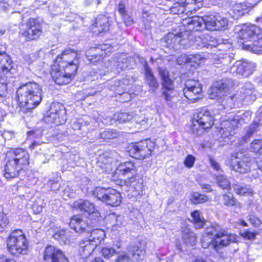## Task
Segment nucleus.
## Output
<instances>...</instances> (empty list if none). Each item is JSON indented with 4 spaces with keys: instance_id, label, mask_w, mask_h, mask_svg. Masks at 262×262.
<instances>
[{
    "instance_id": "nucleus-46",
    "label": "nucleus",
    "mask_w": 262,
    "mask_h": 262,
    "mask_svg": "<svg viewBox=\"0 0 262 262\" xmlns=\"http://www.w3.org/2000/svg\"><path fill=\"white\" fill-rule=\"evenodd\" d=\"M60 177L58 173H55L53 178L50 179L47 183V185L50 187L53 191H56L59 188V185L58 184Z\"/></svg>"
},
{
    "instance_id": "nucleus-7",
    "label": "nucleus",
    "mask_w": 262,
    "mask_h": 262,
    "mask_svg": "<svg viewBox=\"0 0 262 262\" xmlns=\"http://www.w3.org/2000/svg\"><path fill=\"white\" fill-rule=\"evenodd\" d=\"M251 164L252 158L242 152L232 155L229 162L230 168L240 173H245L250 171Z\"/></svg>"
},
{
    "instance_id": "nucleus-44",
    "label": "nucleus",
    "mask_w": 262,
    "mask_h": 262,
    "mask_svg": "<svg viewBox=\"0 0 262 262\" xmlns=\"http://www.w3.org/2000/svg\"><path fill=\"white\" fill-rule=\"evenodd\" d=\"M242 102H237L236 101V98L235 94L232 96L227 97L223 101V105L224 106V108L229 110L235 107V106H238Z\"/></svg>"
},
{
    "instance_id": "nucleus-11",
    "label": "nucleus",
    "mask_w": 262,
    "mask_h": 262,
    "mask_svg": "<svg viewBox=\"0 0 262 262\" xmlns=\"http://www.w3.org/2000/svg\"><path fill=\"white\" fill-rule=\"evenodd\" d=\"M255 63L246 60L236 61L230 69V73L237 76L248 77L255 70Z\"/></svg>"
},
{
    "instance_id": "nucleus-6",
    "label": "nucleus",
    "mask_w": 262,
    "mask_h": 262,
    "mask_svg": "<svg viewBox=\"0 0 262 262\" xmlns=\"http://www.w3.org/2000/svg\"><path fill=\"white\" fill-rule=\"evenodd\" d=\"M127 254L124 252H120L118 254L116 259V262H129L130 259L131 262H140L142 260L145 254L146 250L144 247L140 244H130L126 248Z\"/></svg>"
},
{
    "instance_id": "nucleus-35",
    "label": "nucleus",
    "mask_w": 262,
    "mask_h": 262,
    "mask_svg": "<svg viewBox=\"0 0 262 262\" xmlns=\"http://www.w3.org/2000/svg\"><path fill=\"white\" fill-rule=\"evenodd\" d=\"M177 95V93L174 89L163 90L162 92V96L170 107H172L175 104Z\"/></svg>"
},
{
    "instance_id": "nucleus-53",
    "label": "nucleus",
    "mask_w": 262,
    "mask_h": 262,
    "mask_svg": "<svg viewBox=\"0 0 262 262\" xmlns=\"http://www.w3.org/2000/svg\"><path fill=\"white\" fill-rule=\"evenodd\" d=\"M205 59L200 54H192L190 55L187 59V61L189 62H193L199 64L202 61Z\"/></svg>"
},
{
    "instance_id": "nucleus-5",
    "label": "nucleus",
    "mask_w": 262,
    "mask_h": 262,
    "mask_svg": "<svg viewBox=\"0 0 262 262\" xmlns=\"http://www.w3.org/2000/svg\"><path fill=\"white\" fill-rule=\"evenodd\" d=\"M192 130L193 134L199 136L204 130L210 128L214 124V119L210 112L206 108H202L194 117Z\"/></svg>"
},
{
    "instance_id": "nucleus-13",
    "label": "nucleus",
    "mask_w": 262,
    "mask_h": 262,
    "mask_svg": "<svg viewBox=\"0 0 262 262\" xmlns=\"http://www.w3.org/2000/svg\"><path fill=\"white\" fill-rule=\"evenodd\" d=\"M113 47L108 44H103L90 48L86 51V58L92 63L100 61L103 57L108 55L113 50Z\"/></svg>"
},
{
    "instance_id": "nucleus-33",
    "label": "nucleus",
    "mask_w": 262,
    "mask_h": 262,
    "mask_svg": "<svg viewBox=\"0 0 262 262\" xmlns=\"http://www.w3.org/2000/svg\"><path fill=\"white\" fill-rule=\"evenodd\" d=\"M259 113L257 116V120L258 122H255L253 124H251L249 128L247 129L246 134L242 137V142H246L248 139H249L256 131L259 124L262 123V106L259 110Z\"/></svg>"
},
{
    "instance_id": "nucleus-23",
    "label": "nucleus",
    "mask_w": 262,
    "mask_h": 262,
    "mask_svg": "<svg viewBox=\"0 0 262 262\" xmlns=\"http://www.w3.org/2000/svg\"><path fill=\"white\" fill-rule=\"evenodd\" d=\"M69 226L71 228L79 233L90 232L91 231V228L88 223L78 215H74L71 217Z\"/></svg>"
},
{
    "instance_id": "nucleus-36",
    "label": "nucleus",
    "mask_w": 262,
    "mask_h": 262,
    "mask_svg": "<svg viewBox=\"0 0 262 262\" xmlns=\"http://www.w3.org/2000/svg\"><path fill=\"white\" fill-rule=\"evenodd\" d=\"M165 39L167 45L169 48L179 49L180 41H181V36L180 33L177 35L169 33L167 35Z\"/></svg>"
},
{
    "instance_id": "nucleus-54",
    "label": "nucleus",
    "mask_w": 262,
    "mask_h": 262,
    "mask_svg": "<svg viewBox=\"0 0 262 262\" xmlns=\"http://www.w3.org/2000/svg\"><path fill=\"white\" fill-rule=\"evenodd\" d=\"M9 224V220L7 216L0 213V232H3Z\"/></svg>"
},
{
    "instance_id": "nucleus-9",
    "label": "nucleus",
    "mask_w": 262,
    "mask_h": 262,
    "mask_svg": "<svg viewBox=\"0 0 262 262\" xmlns=\"http://www.w3.org/2000/svg\"><path fill=\"white\" fill-rule=\"evenodd\" d=\"M154 146L150 140H146L132 143L127 147V151L131 157L141 160L151 155Z\"/></svg>"
},
{
    "instance_id": "nucleus-59",
    "label": "nucleus",
    "mask_w": 262,
    "mask_h": 262,
    "mask_svg": "<svg viewBox=\"0 0 262 262\" xmlns=\"http://www.w3.org/2000/svg\"><path fill=\"white\" fill-rule=\"evenodd\" d=\"M74 193L73 190L71 188L67 187L63 192V197L65 200H67L68 198H73Z\"/></svg>"
},
{
    "instance_id": "nucleus-14",
    "label": "nucleus",
    "mask_w": 262,
    "mask_h": 262,
    "mask_svg": "<svg viewBox=\"0 0 262 262\" xmlns=\"http://www.w3.org/2000/svg\"><path fill=\"white\" fill-rule=\"evenodd\" d=\"M202 91V88L198 80L188 79L185 81L183 95L192 102L200 99Z\"/></svg>"
},
{
    "instance_id": "nucleus-37",
    "label": "nucleus",
    "mask_w": 262,
    "mask_h": 262,
    "mask_svg": "<svg viewBox=\"0 0 262 262\" xmlns=\"http://www.w3.org/2000/svg\"><path fill=\"white\" fill-rule=\"evenodd\" d=\"M91 232V235L89 240L93 242V244H96L97 246L102 240L104 238L105 236V232L102 229H94Z\"/></svg>"
},
{
    "instance_id": "nucleus-52",
    "label": "nucleus",
    "mask_w": 262,
    "mask_h": 262,
    "mask_svg": "<svg viewBox=\"0 0 262 262\" xmlns=\"http://www.w3.org/2000/svg\"><path fill=\"white\" fill-rule=\"evenodd\" d=\"M133 118V115L128 113H121L117 114L116 118V122L118 121L119 123H123L129 121Z\"/></svg>"
},
{
    "instance_id": "nucleus-22",
    "label": "nucleus",
    "mask_w": 262,
    "mask_h": 262,
    "mask_svg": "<svg viewBox=\"0 0 262 262\" xmlns=\"http://www.w3.org/2000/svg\"><path fill=\"white\" fill-rule=\"evenodd\" d=\"M204 20L203 17L194 16L191 17H188L183 20L182 24L185 27V31L187 32L198 31L201 30L204 26Z\"/></svg>"
},
{
    "instance_id": "nucleus-19",
    "label": "nucleus",
    "mask_w": 262,
    "mask_h": 262,
    "mask_svg": "<svg viewBox=\"0 0 262 262\" xmlns=\"http://www.w3.org/2000/svg\"><path fill=\"white\" fill-rule=\"evenodd\" d=\"M256 2L254 3H235L231 6L229 11V14L234 18L238 19L248 13L252 7L257 5Z\"/></svg>"
},
{
    "instance_id": "nucleus-24",
    "label": "nucleus",
    "mask_w": 262,
    "mask_h": 262,
    "mask_svg": "<svg viewBox=\"0 0 262 262\" xmlns=\"http://www.w3.org/2000/svg\"><path fill=\"white\" fill-rule=\"evenodd\" d=\"M24 169V167L20 166L9 158L5 165L4 176L7 179L16 178Z\"/></svg>"
},
{
    "instance_id": "nucleus-27",
    "label": "nucleus",
    "mask_w": 262,
    "mask_h": 262,
    "mask_svg": "<svg viewBox=\"0 0 262 262\" xmlns=\"http://www.w3.org/2000/svg\"><path fill=\"white\" fill-rule=\"evenodd\" d=\"M96 247V244L89 239L82 241L79 243V254L82 258H86L92 255Z\"/></svg>"
},
{
    "instance_id": "nucleus-49",
    "label": "nucleus",
    "mask_w": 262,
    "mask_h": 262,
    "mask_svg": "<svg viewBox=\"0 0 262 262\" xmlns=\"http://www.w3.org/2000/svg\"><path fill=\"white\" fill-rule=\"evenodd\" d=\"M223 201L224 204L228 207L237 206L238 204L232 195L230 196L226 194L223 195Z\"/></svg>"
},
{
    "instance_id": "nucleus-38",
    "label": "nucleus",
    "mask_w": 262,
    "mask_h": 262,
    "mask_svg": "<svg viewBox=\"0 0 262 262\" xmlns=\"http://www.w3.org/2000/svg\"><path fill=\"white\" fill-rule=\"evenodd\" d=\"M215 181L217 186L224 190L230 191L231 189V184L227 177L223 174L215 176Z\"/></svg>"
},
{
    "instance_id": "nucleus-31",
    "label": "nucleus",
    "mask_w": 262,
    "mask_h": 262,
    "mask_svg": "<svg viewBox=\"0 0 262 262\" xmlns=\"http://www.w3.org/2000/svg\"><path fill=\"white\" fill-rule=\"evenodd\" d=\"M158 72L162 80V90L174 89L173 81L169 77L168 71L164 68H158Z\"/></svg>"
},
{
    "instance_id": "nucleus-51",
    "label": "nucleus",
    "mask_w": 262,
    "mask_h": 262,
    "mask_svg": "<svg viewBox=\"0 0 262 262\" xmlns=\"http://www.w3.org/2000/svg\"><path fill=\"white\" fill-rule=\"evenodd\" d=\"M251 149L255 153L262 154V140H255L251 143Z\"/></svg>"
},
{
    "instance_id": "nucleus-57",
    "label": "nucleus",
    "mask_w": 262,
    "mask_h": 262,
    "mask_svg": "<svg viewBox=\"0 0 262 262\" xmlns=\"http://www.w3.org/2000/svg\"><path fill=\"white\" fill-rule=\"evenodd\" d=\"M217 227H222L217 224L211 225L210 227L207 228L206 229L205 233L215 237V235H216V234L218 233V232L216 231V228L217 229Z\"/></svg>"
},
{
    "instance_id": "nucleus-42",
    "label": "nucleus",
    "mask_w": 262,
    "mask_h": 262,
    "mask_svg": "<svg viewBox=\"0 0 262 262\" xmlns=\"http://www.w3.org/2000/svg\"><path fill=\"white\" fill-rule=\"evenodd\" d=\"M202 246L203 248H208L209 247L215 250L214 242H215V237L210 236L206 233H204L201 239Z\"/></svg>"
},
{
    "instance_id": "nucleus-18",
    "label": "nucleus",
    "mask_w": 262,
    "mask_h": 262,
    "mask_svg": "<svg viewBox=\"0 0 262 262\" xmlns=\"http://www.w3.org/2000/svg\"><path fill=\"white\" fill-rule=\"evenodd\" d=\"M44 262H69L63 252L59 249L48 246L44 252Z\"/></svg>"
},
{
    "instance_id": "nucleus-8",
    "label": "nucleus",
    "mask_w": 262,
    "mask_h": 262,
    "mask_svg": "<svg viewBox=\"0 0 262 262\" xmlns=\"http://www.w3.org/2000/svg\"><path fill=\"white\" fill-rule=\"evenodd\" d=\"M44 119L46 122L54 123L56 125L65 123L67 121V115L64 105L58 102L52 103Z\"/></svg>"
},
{
    "instance_id": "nucleus-48",
    "label": "nucleus",
    "mask_w": 262,
    "mask_h": 262,
    "mask_svg": "<svg viewBox=\"0 0 262 262\" xmlns=\"http://www.w3.org/2000/svg\"><path fill=\"white\" fill-rule=\"evenodd\" d=\"M53 237L55 239L66 243L69 241L68 231L64 229L59 230L53 235Z\"/></svg>"
},
{
    "instance_id": "nucleus-32",
    "label": "nucleus",
    "mask_w": 262,
    "mask_h": 262,
    "mask_svg": "<svg viewBox=\"0 0 262 262\" xmlns=\"http://www.w3.org/2000/svg\"><path fill=\"white\" fill-rule=\"evenodd\" d=\"M182 238L185 244L190 246H193L196 242V236L188 227H182Z\"/></svg>"
},
{
    "instance_id": "nucleus-17",
    "label": "nucleus",
    "mask_w": 262,
    "mask_h": 262,
    "mask_svg": "<svg viewBox=\"0 0 262 262\" xmlns=\"http://www.w3.org/2000/svg\"><path fill=\"white\" fill-rule=\"evenodd\" d=\"M203 20H204V27L211 31L219 30L224 28L227 26L228 23L227 18L213 15L204 16Z\"/></svg>"
},
{
    "instance_id": "nucleus-16",
    "label": "nucleus",
    "mask_w": 262,
    "mask_h": 262,
    "mask_svg": "<svg viewBox=\"0 0 262 262\" xmlns=\"http://www.w3.org/2000/svg\"><path fill=\"white\" fill-rule=\"evenodd\" d=\"M235 97L237 102H242L243 101L251 102L254 101L256 99V93L254 85L250 82L245 83L235 94Z\"/></svg>"
},
{
    "instance_id": "nucleus-1",
    "label": "nucleus",
    "mask_w": 262,
    "mask_h": 262,
    "mask_svg": "<svg viewBox=\"0 0 262 262\" xmlns=\"http://www.w3.org/2000/svg\"><path fill=\"white\" fill-rule=\"evenodd\" d=\"M79 58V54L70 49L57 56L50 70L51 76L56 83L66 84L71 81L77 71Z\"/></svg>"
},
{
    "instance_id": "nucleus-63",
    "label": "nucleus",
    "mask_w": 262,
    "mask_h": 262,
    "mask_svg": "<svg viewBox=\"0 0 262 262\" xmlns=\"http://www.w3.org/2000/svg\"><path fill=\"white\" fill-rule=\"evenodd\" d=\"M181 36V41H180L179 49L183 48H186L187 47V39L184 38L183 37L185 34H183L182 32L180 33Z\"/></svg>"
},
{
    "instance_id": "nucleus-29",
    "label": "nucleus",
    "mask_w": 262,
    "mask_h": 262,
    "mask_svg": "<svg viewBox=\"0 0 262 262\" xmlns=\"http://www.w3.org/2000/svg\"><path fill=\"white\" fill-rule=\"evenodd\" d=\"M200 40L203 41L200 47L211 49L212 47H215L222 42V40L220 38H216L209 34H205L202 37H199L195 40V42H199Z\"/></svg>"
},
{
    "instance_id": "nucleus-25",
    "label": "nucleus",
    "mask_w": 262,
    "mask_h": 262,
    "mask_svg": "<svg viewBox=\"0 0 262 262\" xmlns=\"http://www.w3.org/2000/svg\"><path fill=\"white\" fill-rule=\"evenodd\" d=\"M108 18L104 15H99L96 18L95 23L92 25L91 30L94 35H98L108 30Z\"/></svg>"
},
{
    "instance_id": "nucleus-39",
    "label": "nucleus",
    "mask_w": 262,
    "mask_h": 262,
    "mask_svg": "<svg viewBox=\"0 0 262 262\" xmlns=\"http://www.w3.org/2000/svg\"><path fill=\"white\" fill-rule=\"evenodd\" d=\"M232 187L235 192L240 195H251L253 194L250 187L241 185L238 182L233 183Z\"/></svg>"
},
{
    "instance_id": "nucleus-45",
    "label": "nucleus",
    "mask_w": 262,
    "mask_h": 262,
    "mask_svg": "<svg viewBox=\"0 0 262 262\" xmlns=\"http://www.w3.org/2000/svg\"><path fill=\"white\" fill-rule=\"evenodd\" d=\"M191 217L196 229H200L203 227L205 223L204 220L201 218L200 213L199 211L195 210L192 212L191 213Z\"/></svg>"
},
{
    "instance_id": "nucleus-61",
    "label": "nucleus",
    "mask_w": 262,
    "mask_h": 262,
    "mask_svg": "<svg viewBox=\"0 0 262 262\" xmlns=\"http://www.w3.org/2000/svg\"><path fill=\"white\" fill-rule=\"evenodd\" d=\"M188 2L187 3H191L192 4H194L196 6L195 7L193 8V11H196L197 9H199L202 6V2L203 0H188Z\"/></svg>"
},
{
    "instance_id": "nucleus-26",
    "label": "nucleus",
    "mask_w": 262,
    "mask_h": 262,
    "mask_svg": "<svg viewBox=\"0 0 262 262\" xmlns=\"http://www.w3.org/2000/svg\"><path fill=\"white\" fill-rule=\"evenodd\" d=\"M72 207L81 211L88 212L89 214L95 213L96 216L99 214L95 206L87 200H79L75 201L73 203Z\"/></svg>"
},
{
    "instance_id": "nucleus-20",
    "label": "nucleus",
    "mask_w": 262,
    "mask_h": 262,
    "mask_svg": "<svg viewBox=\"0 0 262 262\" xmlns=\"http://www.w3.org/2000/svg\"><path fill=\"white\" fill-rule=\"evenodd\" d=\"M93 194L106 204L111 206H114L115 189L112 188L105 189L102 187H98L94 190Z\"/></svg>"
},
{
    "instance_id": "nucleus-10",
    "label": "nucleus",
    "mask_w": 262,
    "mask_h": 262,
    "mask_svg": "<svg viewBox=\"0 0 262 262\" xmlns=\"http://www.w3.org/2000/svg\"><path fill=\"white\" fill-rule=\"evenodd\" d=\"M250 112H246L241 116L236 115L230 118L228 120H224L221 123V132L225 137L233 135L234 129L245 122V117H250ZM248 118H247L248 119Z\"/></svg>"
},
{
    "instance_id": "nucleus-64",
    "label": "nucleus",
    "mask_w": 262,
    "mask_h": 262,
    "mask_svg": "<svg viewBox=\"0 0 262 262\" xmlns=\"http://www.w3.org/2000/svg\"><path fill=\"white\" fill-rule=\"evenodd\" d=\"M7 91V84L5 80L2 79L0 77V95L2 96L4 94L5 92Z\"/></svg>"
},
{
    "instance_id": "nucleus-47",
    "label": "nucleus",
    "mask_w": 262,
    "mask_h": 262,
    "mask_svg": "<svg viewBox=\"0 0 262 262\" xmlns=\"http://www.w3.org/2000/svg\"><path fill=\"white\" fill-rule=\"evenodd\" d=\"M191 200L193 204H198L207 202L208 200V197L207 195L198 192H194Z\"/></svg>"
},
{
    "instance_id": "nucleus-30",
    "label": "nucleus",
    "mask_w": 262,
    "mask_h": 262,
    "mask_svg": "<svg viewBox=\"0 0 262 262\" xmlns=\"http://www.w3.org/2000/svg\"><path fill=\"white\" fill-rule=\"evenodd\" d=\"M233 59V56L232 55L226 54L220 56L218 59L216 60L215 63L216 64V67L221 68L224 73L228 71L230 72V69L231 67L229 64Z\"/></svg>"
},
{
    "instance_id": "nucleus-58",
    "label": "nucleus",
    "mask_w": 262,
    "mask_h": 262,
    "mask_svg": "<svg viewBox=\"0 0 262 262\" xmlns=\"http://www.w3.org/2000/svg\"><path fill=\"white\" fill-rule=\"evenodd\" d=\"M102 255L106 258H109L113 256L115 253V250L113 248L105 247L101 250Z\"/></svg>"
},
{
    "instance_id": "nucleus-62",
    "label": "nucleus",
    "mask_w": 262,
    "mask_h": 262,
    "mask_svg": "<svg viewBox=\"0 0 262 262\" xmlns=\"http://www.w3.org/2000/svg\"><path fill=\"white\" fill-rule=\"evenodd\" d=\"M249 221L255 227H258L260 224V221L254 215L249 216Z\"/></svg>"
},
{
    "instance_id": "nucleus-41",
    "label": "nucleus",
    "mask_w": 262,
    "mask_h": 262,
    "mask_svg": "<svg viewBox=\"0 0 262 262\" xmlns=\"http://www.w3.org/2000/svg\"><path fill=\"white\" fill-rule=\"evenodd\" d=\"M129 187L130 189H134L137 194H139L143 189V180L140 179L137 181L134 177L129 178Z\"/></svg>"
},
{
    "instance_id": "nucleus-12",
    "label": "nucleus",
    "mask_w": 262,
    "mask_h": 262,
    "mask_svg": "<svg viewBox=\"0 0 262 262\" xmlns=\"http://www.w3.org/2000/svg\"><path fill=\"white\" fill-rule=\"evenodd\" d=\"M216 231L218 233L215 235V250L218 251L231 243L237 241L236 235L229 233L228 230L222 227H217Z\"/></svg>"
},
{
    "instance_id": "nucleus-15",
    "label": "nucleus",
    "mask_w": 262,
    "mask_h": 262,
    "mask_svg": "<svg viewBox=\"0 0 262 262\" xmlns=\"http://www.w3.org/2000/svg\"><path fill=\"white\" fill-rule=\"evenodd\" d=\"M42 33V27L39 22L34 18H30L26 24V28L22 32V35L27 40H35Z\"/></svg>"
},
{
    "instance_id": "nucleus-28",
    "label": "nucleus",
    "mask_w": 262,
    "mask_h": 262,
    "mask_svg": "<svg viewBox=\"0 0 262 262\" xmlns=\"http://www.w3.org/2000/svg\"><path fill=\"white\" fill-rule=\"evenodd\" d=\"M144 68L145 75V83L150 88L149 91L153 93L159 88V83L146 62L144 64Z\"/></svg>"
},
{
    "instance_id": "nucleus-34",
    "label": "nucleus",
    "mask_w": 262,
    "mask_h": 262,
    "mask_svg": "<svg viewBox=\"0 0 262 262\" xmlns=\"http://www.w3.org/2000/svg\"><path fill=\"white\" fill-rule=\"evenodd\" d=\"M12 61L5 52L0 53V72L8 73L12 69Z\"/></svg>"
},
{
    "instance_id": "nucleus-4",
    "label": "nucleus",
    "mask_w": 262,
    "mask_h": 262,
    "mask_svg": "<svg viewBox=\"0 0 262 262\" xmlns=\"http://www.w3.org/2000/svg\"><path fill=\"white\" fill-rule=\"evenodd\" d=\"M8 251L14 256L26 254L27 252L28 242L21 230L13 231L6 240Z\"/></svg>"
},
{
    "instance_id": "nucleus-56",
    "label": "nucleus",
    "mask_w": 262,
    "mask_h": 262,
    "mask_svg": "<svg viewBox=\"0 0 262 262\" xmlns=\"http://www.w3.org/2000/svg\"><path fill=\"white\" fill-rule=\"evenodd\" d=\"M241 235L244 238L249 240H254L255 238L256 233L249 230H244L240 233Z\"/></svg>"
},
{
    "instance_id": "nucleus-21",
    "label": "nucleus",
    "mask_w": 262,
    "mask_h": 262,
    "mask_svg": "<svg viewBox=\"0 0 262 262\" xmlns=\"http://www.w3.org/2000/svg\"><path fill=\"white\" fill-rule=\"evenodd\" d=\"M9 158L16 164L26 168L29 165V155L23 148H16L10 154Z\"/></svg>"
},
{
    "instance_id": "nucleus-50",
    "label": "nucleus",
    "mask_w": 262,
    "mask_h": 262,
    "mask_svg": "<svg viewBox=\"0 0 262 262\" xmlns=\"http://www.w3.org/2000/svg\"><path fill=\"white\" fill-rule=\"evenodd\" d=\"M224 95V93L221 91H219V89L214 84H213L209 91V95L210 99L221 98Z\"/></svg>"
},
{
    "instance_id": "nucleus-55",
    "label": "nucleus",
    "mask_w": 262,
    "mask_h": 262,
    "mask_svg": "<svg viewBox=\"0 0 262 262\" xmlns=\"http://www.w3.org/2000/svg\"><path fill=\"white\" fill-rule=\"evenodd\" d=\"M195 158L191 155H188L185 158V160L184 161V165L188 168H190L193 167L194 162L195 161Z\"/></svg>"
},
{
    "instance_id": "nucleus-2",
    "label": "nucleus",
    "mask_w": 262,
    "mask_h": 262,
    "mask_svg": "<svg viewBox=\"0 0 262 262\" xmlns=\"http://www.w3.org/2000/svg\"><path fill=\"white\" fill-rule=\"evenodd\" d=\"M238 42L244 49L262 54V29L254 25H244L238 33Z\"/></svg>"
},
{
    "instance_id": "nucleus-43",
    "label": "nucleus",
    "mask_w": 262,
    "mask_h": 262,
    "mask_svg": "<svg viewBox=\"0 0 262 262\" xmlns=\"http://www.w3.org/2000/svg\"><path fill=\"white\" fill-rule=\"evenodd\" d=\"M214 84L219 89V91H221L225 94L229 90L232 82L230 79L226 78L216 81Z\"/></svg>"
},
{
    "instance_id": "nucleus-3",
    "label": "nucleus",
    "mask_w": 262,
    "mask_h": 262,
    "mask_svg": "<svg viewBox=\"0 0 262 262\" xmlns=\"http://www.w3.org/2000/svg\"><path fill=\"white\" fill-rule=\"evenodd\" d=\"M41 89L35 82H29L21 85L16 92L19 106L24 110L34 108L41 101Z\"/></svg>"
},
{
    "instance_id": "nucleus-60",
    "label": "nucleus",
    "mask_w": 262,
    "mask_h": 262,
    "mask_svg": "<svg viewBox=\"0 0 262 262\" xmlns=\"http://www.w3.org/2000/svg\"><path fill=\"white\" fill-rule=\"evenodd\" d=\"M118 11L123 18L127 16L126 13L125 6L124 3L121 2L119 4Z\"/></svg>"
},
{
    "instance_id": "nucleus-40",
    "label": "nucleus",
    "mask_w": 262,
    "mask_h": 262,
    "mask_svg": "<svg viewBox=\"0 0 262 262\" xmlns=\"http://www.w3.org/2000/svg\"><path fill=\"white\" fill-rule=\"evenodd\" d=\"M134 164L133 162L127 161L121 163L119 165L118 168L116 171H119L120 174L123 175L127 174L129 172H131L134 170Z\"/></svg>"
}]
</instances>
